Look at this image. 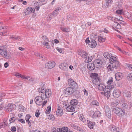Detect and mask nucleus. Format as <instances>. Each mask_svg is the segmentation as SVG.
Masks as SVG:
<instances>
[{
  "mask_svg": "<svg viewBox=\"0 0 132 132\" xmlns=\"http://www.w3.org/2000/svg\"><path fill=\"white\" fill-rule=\"evenodd\" d=\"M105 38H103L102 37L99 36L98 37V40L100 42H103L105 41Z\"/></svg>",
  "mask_w": 132,
  "mask_h": 132,
  "instance_id": "obj_38",
  "label": "nucleus"
},
{
  "mask_svg": "<svg viewBox=\"0 0 132 132\" xmlns=\"http://www.w3.org/2000/svg\"><path fill=\"white\" fill-rule=\"evenodd\" d=\"M0 55L7 59L10 58V55L7 52V49L4 46H0Z\"/></svg>",
  "mask_w": 132,
  "mask_h": 132,
  "instance_id": "obj_2",
  "label": "nucleus"
},
{
  "mask_svg": "<svg viewBox=\"0 0 132 132\" xmlns=\"http://www.w3.org/2000/svg\"><path fill=\"white\" fill-rule=\"evenodd\" d=\"M56 113V115L58 116H60L63 114V112L62 109L59 106L58 107Z\"/></svg>",
  "mask_w": 132,
  "mask_h": 132,
  "instance_id": "obj_18",
  "label": "nucleus"
},
{
  "mask_svg": "<svg viewBox=\"0 0 132 132\" xmlns=\"http://www.w3.org/2000/svg\"><path fill=\"white\" fill-rule=\"evenodd\" d=\"M112 112L120 117L122 116L125 114V111L121 108L116 107L113 108L112 107Z\"/></svg>",
  "mask_w": 132,
  "mask_h": 132,
  "instance_id": "obj_3",
  "label": "nucleus"
},
{
  "mask_svg": "<svg viewBox=\"0 0 132 132\" xmlns=\"http://www.w3.org/2000/svg\"><path fill=\"white\" fill-rule=\"evenodd\" d=\"M101 116V112L99 111L95 112L93 114L92 117L93 118H96L100 117Z\"/></svg>",
  "mask_w": 132,
  "mask_h": 132,
  "instance_id": "obj_29",
  "label": "nucleus"
},
{
  "mask_svg": "<svg viewBox=\"0 0 132 132\" xmlns=\"http://www.w3.org/2000/svg\"><path fill=\"white\" fill-rule=\"evenodd\" d=\"M119 103V102L118 101L116 100L115 101L112 103L111 105L112 106L111 107V108H112V106L117 105Z\"/></svg>",
  "mask_w": 132,
  "mask_h": 132,
  "instance_id": "obj_40",
  "label": "nucleus"
},
{
  "mask_svg": "<svg viewBox=\"0 0 132 132\" xmlns=\"http://www.w3.org/2000/svg\"><path fill=\"white\" fill-rule=\"evenodd\" d=\"M15 118L13 117L10 118L9 121L10 123H12L13 122L15 121Z\"/></svg>",
  "mask_w": 132,
  "mask_h": 132,
  "instance_id": "obj_55",
  "label": "nucleus"
},
{
  "mask_svg": "<svg viewBox=\"0 0 132 132\" xmlns=\"http://www.w3.org/2000/svg\"><path fill=\"white\" fill-rule=\"evenodd\" d=\"M123 95L124 96L127 97H130L131 96V93L130 92L125 90L123 92Z\"/></svg>",
  "mask_w": 132,
  "mask_h": 132,
  "instance_id": "obj_27",
  "label": "nucleus"
},
{
  "mask_svg": "<svg viewBox=\"0 0 132 132\" xmlns=\"http://www.w3.org/2000/svg\"><path fill=\"white\" fill-rule=\"evenodd\" d=\"M115 28H116L117 29H120L121 28V26L117 22H114L113 24V27L112 28L114 30H115L116 31H118V30H116Z\"/></svg>",
  "mask_w": 132,
  "mask_h": 132,
  "instance_id": "obj_20",
  "label": "nucleus"
},
{
  "mask_svg": "<svg viewBox=\"0 0 132 132\" xmlns=\"http://www.w3.org/2000/svg\"><path fill=\"white\" fill-rule=\"evenodd\" d=\"M51 106H48L46 110V114H49V113L51 111Z\"/></svg>",
  "mask_w": 132,
  "mask_h": 132,
  "instance_id": "obj_46",
  "label": "nucleus"
},
{
  "mask_svg": "<svg viewBox=\"0 0 132 132\" xmlns=\"http://www.w3.org/2000/svg\"><path fill=\"white\" fill-rule=\"evenodd\" d=\"M60 29L62 31L64 32H69L70 31L69 29L63 27H61Z\"/></svg>",
  "mask_w": 132,
  "mask_h": 132,
  "instance_id": "obj_36",
  "label": "nucleus"
},
{
  "mask_svg": "<svg viewBox=\"0 0 132 132\" xmlns=\"http://www.w3.org/2000/svg\"><path fill=\"white\" fill-rule=\"evenodd\" d=\"M94 3V1L92 0H86V4L87 5H89Z\"/></svg>",
  "mask_w": 132,
  "mask_h": 132,
  "instance_id": "obj_51",
  "label": "nucleus"
},
{
  "mask_svg": "<svg viewBox=\"0 0 132 132\" xmlns=\"http://www.w3.org/2000/svg\"><path fill=\"white\" fill-rule=\"evenodd\" d=\"M117 59L116 57L113 56L111 57L109 59V62L111 64H113L117 61Z\"/></svg>",
  "mask_w": 132,
  "mask_h": 132,
  "instance_id": "obj_28",
  "label": "nucleus"
},
{
  "mask_svg": "<svg viewBox=\"0 0 132 132\" xmlns=\"http://www.w3.org/2000/svg\"><path fill=\"white\" fill-rule=\"evenodd\" d=\"M103 56L105 58L108 59L111 56L112 54L111 53L106 52L104 54Z\"/></svg>",
  "mask_w": 132,
  "mask_h": 132,
  "instance_id": "obj_30",
  "label": "nucleus"
},
{
  "mask_svg": "<svg viewBox=\"0 0 132 132\" xmlns=\"http://www.w3.org/2000/svg\"><path fill=\"white\" fill-rule=\"evenodd\" d=\"M47 101L46 100L44 101L43 102V100H42L40 103V104H42V106H44L47 103Z\"/></svg>",
  "mask_w": 132,
  "mask_h": 132,
  "instance_id": "obj_57",
  "label": "nucleus"
},
{
  "mask_svg": "<svg viewBox=\"0 0 132 132\" xmlns=\"http://www.w3.org/2000/svg\"><path fill=\"white\" fill-rule=\"evenodd\" d=\"M15 76L18 77H21V78L23 79L22 78L24 76V75H22L18 73H16L15 74Z\"/></svg>",
  "mask_w": 132,
  "mask_h": 132,
  "instance_id": "obj_49",
  "label": "nucleus"
},
{
  "mask_svg": "<svg viewBox=\"0 0 132 132\" xmlns=\"http://www.w3.org/2000/svg\"><path fill=\"white\" fill-rule=\"evenodd\" d=\"M48 43L50 44V46H53L54 45V43H53V42L52 40H51V41H49L48 40Z\"/></svg>",
  "mask_w": 132,
  "mask_h": 132,
  "instance_id": "obj_63",
  "label": "nucleus"
},
{
  "mask_svg": "<svg viewBox=\"0 0 132 132\" xmlns=\"http://www.w3.org/2000/svg\"><path fill=\"white\" fill-rule=\"evenodd\" d=\"M127 79L129 80H132V73L129 74L127 76Z\"/></svg>",
  "mask_w": 132,
  "mask_h": 132,
  "instance_id": "obj_44",
  "label": "nucleus"
},
{
  "mask_svg": "<svg viewBox=\"0 0 132 132\" xmlns=\"http://www.w3.org/2000/svg\"><path fill=\"white\" fill-rule=\"evenodd\" d=\"M113 82V78L112 77L110 78L108 81L107 82V83L108 85H111Z\"/></svg>",
  "mask_w": 132,
  "mask_h": 132,
  "instance_id": "obj_45",
  "label": "nucleus"
},
{
  "mask_svg": "<svg viewBox=\"0 0 132 132\" xmlns=\"http://www.w3.org/2000/svg\"><path fill=\"white\" fill-rule=\"evenodd\" d=\"M31 116L29 114H27L26 116L25 120L26 121H29V119L30 118Z\"/></svg>",
  "mask_w": 132,
  "mask_h": 132,
  "instance_id": "obj_52",
  "label": "nucleus"
},
{
  "mask_svg": "<svg viewBox=\"0 0 132 132\" xmlns=\"http://www.w3.org/2000/svg\"><path fill=\"white\" fill-rule=\"evenodd\" d=\"M91 39H92L91 38H90L89 39L88 37L85 40V42L86 44H89L91 41Z\"/></svg>",
  "mask_w": 132,
  "mask_h": 132,
  "instance_id": "obj_56",
  "label": "nucleus"
},
{
  "mask_svg": "<svg viewBox=\"0 0 132 132\" xmlns=\"http://www.w3.org/2000/svg\"><path fill=\"white\" fill-rule=\"evenodd\" d=\"M6 125V123L5 122H3L0 123V129L5 127Z\"/></svg>",
  "mask_w": 132,
  "mask_h": 132,
  "instance_id": "obj_48",
  "label": "nucleus"
},
{
  "mask_svg": "<svg viewBox=\"0 0 132 132\" xmlns=\"http://www.w3.org/2000/svg\"><path fill=\"white\" fill-rule=\"evenodd\" d=\"M57 13L58 12H57L55 10L52 14H53V16H55L57 14Z\"/></svg>",
  "mask_w": 132,
  "mask_h": 132,
  "instance_id": "obj_64",
  "label": "nucleus"
},
{
  "mask_svg": "<svg viewBox=\"0 0 132 132\" xmlns=\"http://www.w3.org/2000/svg\"><path fill=\"white\" fill-rule=\"evenodd\" d=\"M105 2V7H107L113 2V1L112 0H106Z\"/></svg>",
  "mask_w": 132,
  "mask_h": 132,
  "instance_id": "obj_39",
  "label": "nucleus"
},
{
  "mask_svg": "<svg viewBox=\"0 0 132 132\" xmlns=\"http://www.w3.org/2000/svg\"><path fill=\"white\" fill-rule=\"evenodd\" d=\"M104 108L105 115L110 118L111 117V113L109 107L106 106H105Z\"/></svg>",
  "mask_w": 132,
  "mask_h": 132,
  "instance_id": "obj_11",
  "label": "nucleus"
},
{
  "mask_svg": "<svg viewBox=\"0 0 132 132\" xmlns=\"http://www.w3.org/2000/svg\"><path fill=\"white\" fill-rule=\"evenodd\" d=\"M46 90L43 87H41L38 89V92L40 94L45 93V92H46Z\"/></svg>",
  "mask_w": 132,
  "mask_h": 132,
  "instance_id": "obj_34",
  "label": "nucleus"
},
{
  "mask_svg": "<svg viewBox=\"0 0 132 132\" xmlns=\"http://www.w3.org/2000/svg\"><path fill=\"white\" fill-rule=\"evenodd\" d=\"M55 63L53 61H48L45 64V67L46 68L51 69L55 66Z\"/></svg>",
  "mask_w": 132,
  "mask_h": 132,
  "instance_id": "obj_10",
  "label": "nucleus"
},
{
  "mask_svg": "<svg viewBox=\"0 0 132 132\" xmlns=\"http://www.w3.org/2000/svg\"><path fill=\"white\" fill-rule=\"evenodd\" d=\"M69 125L72 128L76 130L79 132H86L85 130L81 128L75 124L70 123Z\"/></svg>",
  "mask_w": 132,
  "mask_h": 132,
  "instance_id": "obj_8",
  "label": "nucleus"
},
{
  "mask_svg": "<svg viewBox=\"0 0 132 132\" xmlns=\"http://www.w3.org/2000/svg\"><path fill=\"white\" fill-rule=\"evenodd\" d=\"M43 44L47 49H49L51 47V46L50 45V44L47 42L45 41L42 43Z\"/></svg>",
  "mask_w": 132,
  "mask_h": 132,
  "instance_id": "obj_33",
  "label": "nucleus"
},
{
  "mask_svg": "<svg viewBox=\"0 0 132 132\" xmlns=\"http://www.w3.org/2000/svg\"><path fill=\"white\" fill-rule=\"evenodd\" d=\"M67 110L69 112H72L75 110V106L70 104L66 108Z\"/></svg>",
  "mask_w": 132,
  "mask_h": 132,
  "instance_id": "obj_25",
  "label": "nucleus"
},
{
  "mask_svg": "<svg viewBox=\"0 0 132 132\" xmlns=\"http://www.w3.org/2000/svg\"><path fill=\"white\" fill-rule=\"evenodd\" d=\"M127 67L128 68L131 70L132 69V65L130 64H127L126 65Z\"/></svg>",
  "mask_w": 132,
  "mask_h": 132,
  "instance_id": "obj_61",
  "label": "nucleus"
},
{
  "mask_svg": "<svg viewBox=\"0 0 132 132\" xmlns=\"http://www.w3.org/2000/svg\"><path fill=\"white\" fill-rule=\"evenodd\" d=\"M120 94V90L117 89H115L113 93V96L114 97L118 98L119 97Z\"/></svg>",
  "mask_w": 132,
  "mask_h": 132,
  "instance_id": "obj_16",
  "label": "nucleus"
},
{
  "mask_svg": "<svg viewBox=\"0 0 132 132\" xmlns=\"http://www.w3.org/2000/svg\"><path fill=\"white\" fill-rule=\"evenodd\" d=\"M11 130L13 132L15 131L16 130V128L15 127H12L11 129Z\"/></svg>",
  "mask_w": 132,
  "mask_h": 132,
  "instance_id": "obj_62",
  "label": "nucleus"
},
{
  "mask_svg": "<svg viewBox=\"0 0 132 132\" xmlns=\"http://www.w3.org/2000/svg\"><path fill=\"white\" fill-rule=\"evenodd\" d=\"M53 14H49L47 17V20L48 21L50 20L52 18V16Z\"/></svg>",
  "mask_w": 132,
  "mask_h": 132,
  "instance_id": "obj_60",
  "label": "nucleus"
},
{
  "mask_svg": "<svg viewBox=\"0 0 132 132\" xmlns=\"http://www.w3.org/2000/svg\"><path fill=\"white\" fill-rule=\"evenodd\" d=\"M109 128L112 132H119V128H116L114 126L111 125L110 126Z\"/></svg>",
  "mask_w": 132,
  "mask_h": 132,
  "instance_id": "obj_19",
  "label": "nucleus"
},
{
  "mask_svg": "<svg viewBox=\"0 0 132 132\" xmlns=\"http://www.w3.org/2000/svg\"><path fill=\"white\" fill-rule=\"evenodd\" d=\"M91 40V41L89 44V46L91 48H95L97 45L96 42L94 40L92 39Z\"/></svg>",
  "mask_w": 132,
  "mask_h": 132,
  "instance_id": "obj_21",
  "label": "nucleus"
},
{
  "mask_svg": "<svg viewBox=\"0 0 132 132\" xmlns=\"http://www.w3.org/2000/svg\"><path fill=\"white\" fill-rule=\"evenodd\" d=\"M85 60H86V61L87 60L88 62H90L92 61V57L90 56H89L88 57H86Z\"/></svg>",
  "mask_w": 132,
  "mask_h": 132,
  "instance_id": "obj_50",
  "label": "nucleus"
},
{
  "mask_svg": "<svg viewBox=\"0 0 132 132\" xmlns=\"http://www.w3.org/2000/svg\"><path fill=\"white\" fill-rule=\"evenodd\" d=\"M115 65H114V67H115V69H117L119 67V62L117 60V61L115 62Z\"/></svg>",
  "mask_w": 132,
  "mask_h": 132,
  "instance_id": "obj_43",
  "label": "nucleus"
},
{
  "mask_svg": "<svg viewBox=\"0 0 132 132\" xmlns=\"http://www.w3.org/2000/svg\"><path fill=\"white\" fill-rule=\"evenodd\" d=\"M39 96H36L35 99V101L37 105H38L39 106H41L42 105V104H40V103L41 101H40L41 98H40Z\"/></svg>",
  "mask_w": 132,
  "mask_h": 132,
  "instance_id": "obj_26",
  "label": "nucleus"
},
{
  "mask_svg": "<svg viewBox=\"0 0 132 132\" xmlns=\"http://www.w3.org/2000/svg\"><path fill=\"white\" fill-rule=\"evenodd\" d=\"M104 61V59L100 57L95 60L94 61L95 64L97 66V68H99L102 66L103 61Z\"/></svg>",
  "mask_w": 132,
  "mask_h": 132,
  "instance_id": "obj_7",
  "label": "nucleus"
},
{
  "mask_svg": "<svg viewBox=\"0 0 132 132\" xmlns=\"http://www.w3.org/2000/svg\"><path fill=\"white\" fill-rule=\"evenodd\" d=\"M51 92L50 89H47L46 92L44 93L40 94L39 96L41 99L42 100H45L47 97H48L51 95Z\"/></svg>",
  "mask_w": 132,
  "mask_h": 132,
  "instance_id": "obj_4",
  "label": "nucleus"
},
{
  "mask_svg": "<svg viewBox=\"0 0 132 132\" xmlns=\"http://www.w3.org/2000/svg\"><path fill=\"white\" fill-rule=\"evenodd\" d=\"M87 124L89 128L90 129H93V127L95 125V123L94 122L91 121L89 120L87 121Z\"/></svg>",
  "mask_w": 132,
  "mask_h": 132,
  "instance_id": "obj_22",
  "label": "nucleus"
},
{
  "mask_svg": "<svg viewBox=\"0 0 132 132\" xmlns=\"http://www.w3.org/2000/svg\"><path fill=\"white\" fill-rule=\"evenodd\" d=\"M68 82L70 86H72V87L75 88L77 85L76 82L71 79H69L68 80Z\"/></svg>",
  "mask_w": 132,
  "mask_h": 132,
  "instance_id": "obj_14",
  "label": "nucleus"
},
{
  "mask_svg": "<svg viewBox=\"0 0 132 132\" xmlns=\"http://www.w3.org/2000/svg\"><path fill=\"white\" fill-rule=\"evenodd\" d=\"M35 116H36L38 118L39 117L40 114V113L39 110H37L35 112Z\"/></svg>",
  "mask_w": 132,
  "mask_h": 132,
  "instance_id": "obj_59",
  "label": "nucleus"
},
{
  "mask_svg": "<svg viewBox=\"0 0 132 132\" xmlns=\"http://www.w3.org/2000/svg\"><path fill=\"white\" fill-rule=\"evenodd\" d=\"M61 132H73L71 131L68 130V128L67 127H62L61 128Z\"/></svg>",
  "mask_w": 132,
  "mask_h": 132,
  "instance_id": "obj_32",
  "label": "nucleus"
},
{
  "mask_svg": "<svg viewBox=\"0 0 132 132\" xmlns=\"http://www.w3.org/2000/svg\"><path fill=\"white\" fill-rule=\"evenodd\" d=\"M59 67L60 69L64 71H67L68 69V66L66 63H61L59 65Z\"/></svg>",
  "mask_w": 132,
  "mask_h": 132,
  "instance_id": "obj_13",
  "label": "nucleus"
},
{
  "mask_svg": "<svg viewBox=\"0 0 132 132\" xmlns=\"http://www.w3.org/2000/svg\"><path fill=\"white\" fill-rule=\"evenodd\" d=\"M87 68L90 70H93L95 68V64L92 63H88L87 64Z\"/></svg>",
  "mask_w": 132,
  "mask_h": 132,
  "instance_id": "obj_24",
  "label": "nucleus"
},
{
  "mask_svg": "<svg viewBox=\"0 0 132 132\" xmlns=\"http://www.w3.org/2000/svg\"><path fill=\"white\" fill-rule=\"evenodd\" d=\"M9 38L14 40H17L18 41L21 40L20 37L17 36L12 35L10 36Z\"/></svg>",
  "mask_w": 132,
  "mask_h": 132,
  "instance_id": "obj_23",
  "label": "nucleus"
},
{
  "mask_svg": "<svg viewBox=\"0 0 132 132\" xmlns=\"http://www.w3.org/2000/svg\"><path fill=\"white\" fill-rule=\"evenodd\" d=\"M92 78L93 79V83L96 85H97L100 83L101 80L99 77H98V75L95 73H92Z\"/></svg>",
  "mask_w": 132,
  "mask_h": 132,
  "instance_id": "obj_5",
  "label": "nucleus"
},
{
  "mask_svg": "<svg viewBox=\"0 0 132 132\" xmlns=\"http://www.w3.org/2000/svg\"><path fill=\"white\" fill-rule=\"evenodd\" d=\"M115 76L116 80L118 81L121 79L123 76L122 73L120 72L116 73Z\"/></svg>",
  "mask_w": 132,
  "mask_h": 132,
  "instance_id": "obj_17",
  "label": "nucleus"
},
{
  "mask_svg": "<svg viewBox=\"0 0 132 132\" xmlns=\"http://www.w3.org/2000/svg\"><path fill=\"white\" fill-rule=\"evenodd\" d=\"M42 38L44 40V41L46 42L48 41V38L46 36H43L42 37Z\"/></svg>",
  "mask_w": 132,
  "mask_h": 132,
  "instance_id": "obj_58",
  "label": "nucleus"
},
{
  "mask_svg": "<svg viewBox=\"0 0 132 132\" xmlns=\"http://www.w3.org/2000/svg\"><path fill=\"white\" fill-rule=\"evenodd\" d=\"M128 106L127 104L124 103L122 104L121 106V108L123 109H127L128 108Z\"/></svg>",
  "mask_w": 132,
  "mask_h": 132,
  "instance_id": "obj_42",
  "label": "nucleus"
},
{
  "mask_svg": "<svg viewBox=\"0 0 132 132\" xmlns=\"http://www.w3.org/2000/svg\"><path fill=\"white\" fill-rule=\"evenodd\" d=\"M79 116V118L81 121L84 122H85V119L82 114H80Z\"/></svg>",
  "mask_w": 132,
  "mask_h": 132,
  "instance_id": "obj_37",
  "label": "nucleus"
},
{
  "mask_svg": "<svg viewBox=\"0 0 132 132\" xmlns=\"http://www.w3.org/2000/svg\"><path fill=\"white\" fill-rule=\"evenodd\" d=\"M35 10L34 9L31 7H28L26 9L25 13L26 14L28 15L30 14L31 13H34Z\"/></svg>",
  "mask_w": 132,
  "mask_h": 132,
  "instance_id": "obj_15",
  "label": "nucleus"
},
{
  "mask_svg": "<svg viewBox=\"0 0 132 132\" xmlns=\"http://www.w3.org/2000/svg\"><path fill=\"white\" fill-rule=\"evenodd\" d=\"M80 55L83 58H85L87 56V54L86 52L84 51L81 52V53L80 54Z\"/></svg>",
  "mask_w": 132,
  "mask_h": 132,
  "instance_id": "obj_35",
  "label": "nucleus"
},
{
  "mask_svg": "<svg viewBox=\"0 0 132 132\" xmlns=\"http://www.w3.org/2000/svg\"><path fill=\"white\" fill-rule=\"evenodd\" d=\"M92 104L93 105H95L98 106L99 105V103L96 100H94L93 101L92 103Z\"/></svg>",
  "mask_w": 132,
  "mask_h": 132,
  "instance_id": "obj_47",
  "label": "nucleus"
},
{
  "mask_svg": "<svg viewBox=\"0 0 132 132\" xmlns=\"http://www.w3.org/2000/svg\"><path fill=\"white\" fill-rule=\"evenodd\" d=\"M107 69L109 71L114 70L115 69V67L111 65H109L107 67Z\"/></svg>",
  "mask_w": 132,
  "mask_h": 132,
  "instance_id": "obj_41",
  "label": "nucleus"
},
{
  "mask_svg": "<svg viewBox=\"0 0 132 132\" xmlns=\"http://www.w3.org/2000/svg\"><path fill=\"white\" fill-rule=\"evenodd\" d=\"M22 78H23V79H27L30 82H35L37 81L35 78L30 76L24 75V76Z\"/></svg>",
  "mask_w": 132,
  "mask_h": 132,
  "instance_id": "obj_12",
  "label": "nucleus"
},
{
  "mask_svg": "<svg viewBox=\"0 0 132 132\" xmlns=\"http://www.w3.org/2000/svg\"><path fill=\"white\" fill-rule=\"evenodd\" d=\"M16 108V105L14 104L9 103L6 105L5 107V111L8 112H10L14 110Z\"/></svg>",
  "mask_w": 132,
  "mask_h": 132,
  "instance_id": "obj_6",
  "label": "nucleus"
},
{
  "mask_svg": "<svg viewBox=\"0 0 132 132\" xmlns=\"http://www.w3.org/2000/svg\"><path fill=\"white\" fill-rule=\"evenodd\" d=\"M116 13L119 14H121L123 13V11L122 10H118L116 11Z\"/></svg>",
  "mask_w": 132,
  "mask_h": 132,
  "instance_id": "obj_53",
  "label": "nucleus"
},
{
  "mask_svg": "<svg viewBox=\"0 0 132 132\" xmlns=\"http://www.w3.org/2000/svg\"><path fill=\"white\" fill-rule=\"evenodd\" d=\"M16 119L17 120L21 122V123H25V120L22 119H21L20 118H17Z\"/></svg>",
  "mask_w": 132,
  "mask_h": 132,
  "instance_id": "obj_54",
  "label": "nucleus"
},
{
  "mask_svg": "<svg viewBox=\"0 0 132 132\" xmlns=\"http://www.w3.org/2000/svg\"><path fill=\"white\" fill-rule=\"evenodd\" d=\"M73 88L71 87L67 88L65 89L64 91V93L66 95H69L73 93Z\"/></svg>",
  "mask_w": 132,
  "mask_h": 132,
  "instance_id": "obj_9",
  "label": "nucleus"
},
{
  "mask_svg": "<svg viewBox=\"0 0 132 132\" xmlns=\"http://www.w3.org/2000/svg\"><path fill=\"white\" fill-rule=\"evenodd\" d=\"M70 104L74 106L76 105L78 103V101L76 99H73L72 100L70 103Z\"/></svg>",
  "mask_w": 132,
  "mask_h": 132,
  "instance_id": "obj_31",
  "label": "nucleus"
},
{
  "mask_svg": "<svg viewBox=\"0 0 132 132\" xmlns=\"http://www.w3.org/2000/svg\"><path fill=\"white\" fill-rule=\"evenodd\" d=\"M97 85H98V89L101 91H103L104 92V93L101 92V94H104V95L106 97H107V98L108 99L111 94L110 93L111 91V89L109 88L108 86L106 87L102 84L100 83L99 84Z\"/></svg>",
  "mask_w": 132,
  "mask_h": 132,
  "instance_id": "obj_1",
  "label": "nucleus"
}]
</instances>
